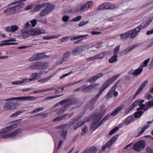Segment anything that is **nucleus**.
Instances as JSON below:
<instances>
[{
  "label": "nucleus",
  "mask_w": 153,
  "mask_h": 153,
  "mask_svg": "<svg viewBox=\"0 0 153 153\" xmlns=\"http://www.w3.org/2000/svg\"><path fill=\"white\" fill-rule=\"evenodd\" d=\"M143 70L142 68H139L135 70L134 71V75L137 76L142 72Z\"/></svg>",
  "instance_id": "obj_36"
},
{
  "label": "nucleus",
  "mask_w": 153,
  "mask_h": 153,
  "mask_svg": "<svg viewBox=\"0 0 153 153\" xmlns=\"http://www.w3.org/2000/svg\"><path fill=\"white\" fill-rule=\"evenodd\" d=\"M59 36H51L48 37L46 36H44L42 38L44 39L45 40H48V39H53L56 38L58 37H59Z\"/></svg>",
  "instance_id": "obj_45"
},
{
  "label": "nucleus",
  "mask_w": 153,
  "mask_h": 153,
  "mask_svg": "<svg viewBox=\"0 0 153 153\" xmlns=\"http://www.w3.org/2000/svg\"><path fill=\"white\" fill-rule=\"evenodd\" d=\"M85 121H79L77 123V125L78 126V127H80L82 126L85 123Z\"/></svg>",
  "instance_id": "obj_60"
},
{
  "label": "nucleus",
  "mask_w": 153,
  "mask_h": 153,
  "mask_svg": "<svg viewBox=\"0 0 153 153\" xmlns=\"http://www.w3.org/2000/svg\"><path fill=\"white\" fill-rule=\"evenodd\" d=\"M19 29L18 27L16 25L11 26L12 32H15Z\"/></svg>",
  "instance_id": "obj_52"
},
{
  "label": "nucleus",
  "mask_w": 153,
  "mask_h": 153,
  "mask_svg": "<svg viewBox=\"0 0 153 153\" xmlns=\"http://www.w3.org/2000/svg\"><path fill=\"white\" fill-rule=\"evenodd\" d=\"M86 153H97V149L94 146L90 147L85 150Z\"/></svg>",
  "instance_id": "obj_24"
},
{
  "label": "nucleus",
  "mask_w": 153,
  "mask_h": 153,
  "mask_svg": "<svg viewBox=\"0 0 153 153\" xmlns=\"http://www.w3.org/2000/svg\"><path fill=\"white\" fill-rule=\"evenodd\" d=\"M24 97L25 101H30L32 100L36 99L39 97H33L32 96H26Z\"/></svg>",
  "instance_id": "obj_43"
},
{
  "label": "nucleus",
  "mask_w": 153,
  "mask_h": 153,
  "mask_svg": "<svg viewBox=\"0 0 153 153\" xmlns=\"http://www.w3.org/2000/svg\"><path fill=\"white\" fill-rule=\"evenodd\" d=\"M44 53H40L37 54H34L28 60L30 61H33L45 58V56Z\"/></svg>",
  "instance_id": "obj_11"
},
{
  "label": "nucleus",
  "mask_w": 153,
  "mask_h": 153,
  "mask_svg": "<svg viewBox=\"0 0 153 153\" xmlns=\"http://www.w3.org/2000/svg\"><path fill=\"white\" fill-rule=\"evenodd\" d=\"M71 53L69 51H67L65 52L63 55L61 61L58 62V65H60L66 61L69 58L70 56L71 55Z\"/></svg>",
  "instance_id": "obj_17"
},
{
  "label": "nucleus",
  "mask_w": 153,
  "mask_h": 153,
  "mask_svg": "<svg viewBox=\"0 0 153 153\" xmlns=\"http://www.w3.org/2000/svg\"><path fill=\"white\" fill-rule=\"evenodd\" d=\"M19 100L21 101H25L24 97H13L9 99H7L5 100V101H7L9 100Z\"/></svg>",
  "instance_id": "obj_32"
},
{
  "label": "nucleus",
  "mask_w": 153,
  "mask_h": 153,
  "mask_svg": "<svg viewBox=\"0 0 153 153\" xmlns=\"http://www.w3.org/2000/svg\"><path fill=\"white\" fill-rule=\"evenodd\" d=\"M104 54L103 53H100L94 56V58L96 59H101L104 57Z\"/></svg>",
  "instance_id": "obj_40"
},
{
  "label": "nucleus",
  "mask_w": 153,
  "mask_h": 153,
  "mask_svg": "<svg viewBox=\"0 0 153 153\" xmlns=\"http://www.w3.org/2000/svg\"><path fill=\"white\" fill-rule=\"evenodd\" d=\"M120 75V74H117L107 80L100 88L99 93L95 97H93L92 99L96 101L100 95L102 94V92L109 85L116 80Z\"/></svg>",
  "instance_id": "obj_2"
},
{
  "label": "nucleus",
  "mask_w": 153,
  "mask_h": 153,
  "mask_svg": "<svg viewBox=\"0 0 153 153\" xmlns=\"http://www.w3.org/2000/svg\"><path fill=\"white\" fill-rule=\"evenodd\" d=\"M140 99H138L136 101H134L132 104L133 105H134V106L135 107L137 106L138 105H139L140 104Z\"/></svg>",
  "instance_id": "obj_51"
},
{
  "label": "nucleus",
  "mask_w": 153,
  "mask_h": 153,
  "mask_svg": "<svg viewBox=\"0 0 153 153\" xmlns=\"http://www.w3.org/2000/svg\"><path fill=\"white\" fill-rule=\"evenodd\" d=\"M102 115V113H99L98 114L96 113L93 114L91 117V120L94 121L96 120L98 118L101 117Z\"/></svg>",
  "instance_id": "obj_29"
},
{
  "label": "nucleus",
  "mask_w": 153,
  "mask_h": 153,
  "mask_svg": "<svg viewBox=\"0 0 153 153\" xmlns=\"http://www.w3.org/2000/svg\"><path fill=\"white\" fill-rule=\"evenodd\" d=\"M153 45V39H152L147 45L148 48L151 47Z\"/></svg>",
  "instance_id": "obj_64"
},
{
  "label": "nucleus",
  "mask_w": 153,
  "mask_h": 153,
  "mask_svg": "<svg viewBox=\"0 0 153 153\" xmlns=\"http://www.w3.org/2000/svg\"><path fill=\"white\" fill-rule=\"evenodd\" d=\"M27 0H20V1H16L12 3L11 4H9L8 5V6H10L11 5H13L16 4H18V3H19V2H23L26 1Z\"/></svg>",
  "instance_id": "obj_55"
},
{
  "label": "nucleus",
  "mask_w": 153,
  "mask_h": 153,
  "mask_svg": "<svg viewBox=\"0 0 153 153\" xmlns=\"http://www.w3.org/2000/svg\"><path fill=\"white\" fill-rule=\"evenodd\" d=\"M0 136H1V138L4 139L10 137L9 134L6 135L2 134L0 135Z\"/></svg>",
  "instance_id": "obj_61"
},
{
  "label": "nucleus",
  "mask_w": 153,
  "mask_h": 153,
  "mask_svg": "<svg viewBox=\"0 0 153 153\" xmlns=\"http://www.w3.org/2000/svg\"><path fill=\"white\" fill-rule=\"evenodd\" d=\"M19 106L17 103L8 102L4 105L3 108L6 111L12 110L16 108Z\"/></svg>",
  "instance_id": "obj_9"
},
{
  "label": "nucleus",
  "mask_w": 153,
  "mask_h": 153,
  "mask_svg": "<svg viewBox=\"0 0 153 153\" xmlns=\"http://www.w3.org/2000/svg\"><path fill=\"white\" fill-rule=\"evenodd\" d=\"M17 42H9V43H2L0 44V47L4 45H17Z\"/></svg>",
  "instance_id": "obj_44"
},
{
  "label": "nucleus",
  "mask_w": 153,
  "mask_h": 153,
  "mask_svg": "<svg viewBox=\"0 0 153 153\" xmlns=\"http://www.w3.org/2000/svg\"><path fill=\"white\" fill-rule=\"evenodd\" d=\"M21 32L22 33V36L25 39L28 37L30 34L32 36H34L45 33L43 29L39 28L34 29L30 31V33L29 31H27L26 30H22Z\"/></svg>",
  "instance_id": "obj_3"
},
{
  "label": "nucleus",
  "mask_w": 153,
  "mask_h": 153,
  "mask_svg": "<svg viewBox=\"0 0 153 153\" xmlns=\"http://www.w3.org/2000/svg\"><path fill=\"white\" fill-rule=\"evenodd\" d=\"M145 111H137L135 112L134 116L135 118H138L140 117Z\"/></svg>",
  "instance_id": "obj_37"
},
{
  "label": "nucleus",
  "mask_w": 153,
  "mask_h": 153,
  "mask_svg": "<svg viewBox=\"0 0 153 153\" xmlns=\"http://www.w3.org/2000/svg\"><path fill=\"white\" fill-rule=\"evenodd\" d=\"M77 10L76 9L74 8H72L67 7L64 10V11L66 13H75L77 12Z\"/></svg>",
  "instance_id": "obj_31"
},
{
  "label": "nucleus",
  "mask_w": 153,
  "mask_h": 153,
  "mask_svg": "<svg viewBox=\"0 0 153 153\" xmlns=\"http://www.w3.org/2000/svg\"><path fill=\"white\" fill-rule=\"evenodd\" d=\"M47 3H43L41 4H39L34 8V10L35 12H38L41 10L43 7L46 6Z\"/></svg>",
  "instance_id": "obj_27"
},
{
  "label": "nucleus",
  "mask_w": 153,
  "mask_h": 153,
  "mask_svg": "<svg viewBox=\"0 0 153 153\" xmlns=\"http://www.w3.org/2000/svg\"><path fill=\"white\" fill-rule=\"evenodd\" d=\"M81 19V17L80 16H79L75 18L72 19V21L73 22H77L80 20Z\"/></svg>",
  "instance_id": "obj_59"
},
{
  "label": "nucleus",
  "mask_w": 153,
  "mask_h": 153,
  "mask_svg": "<svg viewBox=\"0 0 153 153\" xmlns=\"http://www.w3.org/2000/svg\"><path fill=\"white\" fill-rule=\"evenodd\" d=\"M106 110V109H105L104 111L102 112V115L101 116V117L100 118H98L96 120L94 121H92V122L91 123L90 125V127L91 129H93L95 127V126L98 123V122L100 121L101 118L104 115L105 113V111Z\"/></svg>",
  "instance_id": "obj_16"
},
{
  "label": "nucleus",
  "mask_w": 153,
  "mask_h": 153,
  "mask_svg": "<svg viewBox=\"0 0 153 153\" xmlns=\"http://www.w3.org/2000/svg\"><path fill=\"white\" fill-rule=\"evenodd\" d=\"M117 55L114 54V55L109 59L108 61L110 63H112L117 60Z\"/></svg>",
  "instance_id": "obj_35"
},
{
  "label": "nucleus",
  "mask_w": 153,
  "mask_h": 153,
  "mask_svg": "<svg viewBox=\"0 0 153 153\" xmlns=\"http://www.w3.org/2000/svg\"><path fill=\"white\" fill-rule=\"evenodd\" d=\"M120 47V45H118L115 48L114 52V54L116 55L118 53Z\"/></svg>",
  "instance_id": "obj_53"
},
{
  "label": "nucleus",
  "mask_w": 153,
  "mask_h": 153,
  "mask_svg": "<svg viewBox=\"0 0 153 153\" xmlns=\"http://www.w3.org/2000/svg\"><path fill=\"white\" fill-rule=\"evenodd\" d=\"M42 62H40L37 63L35 64L30 66L31 69L35 70H39L42 68Z\"/></svg>",
  "instance_id": "obj_20"
},
{
  "label": "nucleus",
  "mask_w": 153,
  "mask_h": 153,
  "mask_svg": "<svg viewBox=\"0 0 153 153\" xmlns=\"http://www.w3.org/2000/svg\"><path fill=\"white\" fill-rule=\"evenodd\" d=\"M124 107V106L123 105H121L117 107L111 113V115L113 116H115L119 111L123 109Z\"/></svg>",
  "instance_id": "obj_22"
},
{
  "label": "nucleus",
  "mask_w": 153,
  "mask_h": 153,
  "mask_svg": "<svg viewBox=\"0 0 153 153\" xmlns=\"http://www.w3.org/2000/svg\"><path fill=\"white\" fill-rule=\"evenodd\" d=\"M50 80V78L46 77L45 78L41 79L38 81V82H40L41 83H43L44 82H47L48 80Z\"/></svg>",
  "instance_id": "obj_48"
},
{
  "label": "nucleus",
  "mask_w": 153,
  "mask_h": 153,
  "mask_svg": "<svg viewBox=\"0 0 153 153\" xmlns=\"http://www.w3.org/2000/svg\"><path fill=\"white\" fill-rule=\"evenodd\" d=\"M89 48V47L87 45L79 46L73 49L72 53L75 56L78 53L88 50Z\"/></svg>",
  "instance_id": "obj_8"
},
{
  "label": "nucleus",
  "mask_w": 153,
  "mask_h": 153,
  "mask_svg": "<svg viewBox=\"0 0 153 153\" xmlns=\"http://www.w3.org/2000/svg\"><path fill=\"white\" fill-rule=\"evenodd\" d=\"M70 107V104H67L65 105L64 108H59V109L57 112V114L58 115H60L62 114L65 111V110H67Z\"/></svg>",
  "instance_id": "obj_23"
},
{
  "label": "nucleus",
  "mask_w": 153,
  "mask_h": 153,
  "mask_svg": "<svg viewBox=\"0 0 153 153\" xmlns=\"http://www.w3.org/2000/svg\"><path fill=\"white\" fill-rule=\"evenodd\" d=\"M82 115H80L75 117L73 119L72 121L69 123L61 125L56 127V128L59 129L60 128H69L71 126H72L76 123L82 117Z\"/></svg>",
  "instance_id": "obj_6"
},
{
  "label": "nucleus",
  "mask_w": 153,
  "mask_h": 153,
  "mask_svg": "<svg viewBox=\"0 0 153 153\" xmlns=\"http://www.w3.org/2000/svg\"><path fill=\"white\" fill-rule=\"evenodd\" d=\"M104 4H103L100 5L99 7L97 8L98 10H104L105 9V8Z\"/></svg>",
  "instance_id": "obj_57"
},
{
  "label": "nucleus",
  "mask_w": 153,
  "mask_h": 153,
  "mask_svg": "<svg viewBox=\"0 0 153 153\" xmlns=\"http://www.w3.org/2000/svg\"><path fill=\"white\" fill-rule=\"evenodd\" d=\"M37 76H35L34 77L30 78L27 79H23L22 80L12 82H11V84L12 85H22L27 82H30L36 79Z\"/></svg>",
  "instance_id": "obj_12"
},
{
  "label": "nucleus",
  "mask_w": 153,
  "mask_h": 153,
  "mask_svg": "<svg viewBox=\"0 0 153 153\" xmlns=\"http://www.w3.org/2000/svg\"><path fill=\"white\" fill-rule=\"evenodd\" d=\"M146 106L144 109V111H146L149 108L153 106V100L146 102Z\"/></svg>",
  "instance_id": "obj_28"
},
{
  "label": "nucleus",
  "mask_w": 153,
  "mask_h": 153,
  "mask_svg": "<svg viewBox=\"0 0 153 153\" xmlns=\"http://www.w3.org/2000/svg\"><path fill=\"white\" fill-rule=\"evenodd\" d=\"M134 107H135L134 105H133V104H132L126 109V114L128 113Z\"/></svg>",
  "instance_id": "obj_47"
},
{
  "label": "nucleus",
  "mask_w": 153,
  "mask_h": 153,
  "mask_svg": "<svg viewBox=\"0 0 153 153\" xmlns=\"http://www.w3.org/2000/svg\"><path fill=\"white\" fill-rule=\"evenodd\" d=\"M89 22V21H84L83 22H80V23L79 24V27H81L83 26L84 25H86V24L88 23Z\"/></svg>",
  "instance_id": "obj_49"
},
{
  "label": "nucleus",
  "mask_w": 153,
  "mask_h": 153,
  "mask_svg": "<svg viewBox=\"0 0 153 153\" xmlns=\"http://www.w3.org/2000/svg\"><path fill=\"white\" fill-rule=\"evenodd\" d=\"M16 39L15 38H10V39H7L6 40H5L2 42L3 43H7V42H15L16 41Z\"/></svg>",
  "instance_id": "obj_54"
},
{
  "label": "nucleus",
  "mask_w": 153,
  "mask_h": 153,
  "mask_svg": "<svg viewBox=\"0 0 153 153\" xmlns=\"http://www.w3.org/2000/svg\"><path fill=\"white\" fill-rule=\"evenodd\" d=\"M79 101V100L78 98L69 96L57 103V104L62 105L64 103H67V104H70V107L72 105L77 104Z\"/></svg>",
  "instance_id": "obj_4"
},
{
  "label": "nucleus",
  "mask_w": 153,
  "mask_h": 153,
  "mask_svg": "<svg viewBox=\"0 0 153 153\" xmlns=\"http://www.w3.org/2000/svg\"><path fill=\"white\" fill-rule=\"evenodd\" d=\"M134 120L135 119L133 116L131 115L125 119L124 122V123L125 125H127L129 124L131 122H134Z\"/></svg>",
  "instance_id": "obj_21"
},
{
  "label": "nucleus",
  "mask_w": 153,
  "mask_h": 153,
  "mask_svg": "<svg viewBox=\"0 0 153 153\" xmlns=\"http://www.w3.org/2000/svg\"><path fill=\"white\" fill-rule=\"evenodd\" d=\"M104 4L105 9H112L115 7L114 5L110 3H105Z\"/></svg>",
  "instance_id": "obj_33"
},
{
  "label": "nucleus",
  "mask_w": 153,
  "mask_h": 153,
  "mask_svg": "<svg viewBox=\"0 0 153 153\" xmlns=\"http://www.w3.org/2000/svg\"><path fill=\"white\" fill-rule=\"evenodd\" d=\"M97 84H94L88 86L82 89L81 91L83 93L90 92L91 91V90L94 88L95 86L97 85Z\"/></svg>",
  "instance_id": "obj_19"
},
{
  "label": "nucleus",
  "mask_w": 153,
  "mask_h": 153,
  "mask_svg": "<svg viewBox=\"0 0 153 153\" xmlns=\"http://www.w3.org/2000/svg\"><path fill=\"white\" fill-rule=\"evenodd\" d=\"M14 10V7L13 6L5 9L3 13H4L7 16H10L14 13L13 11H15V10Z\"/></svg>",
  "instance_id": "obj_18"
},
{
  "label": "nucleus",
  "mask_w": 153,
  "mask_h": 153,
  "mask_svg": "<svg viewBox=\"0 0 153 153\" xmlns=\"http://www.w3.org/2000/svg\"><path fill=\"white\" fill-rule=\"evenodd\" d=\"M139 45V44H136L134 45L130 46L120 52L119 54L120 56H122L123 55L126 54L135 47L138 46Z\"/></svg>",
  "instance_id": "obj_13"
},
{
  "label": "nucleus",
  "mask_w": 153,
  "mask_h": 153,
  "mask_svg": "<svg viewBox=\"0 0 153 153\" xmlns=\"http://www.w3.org/2000/svg\"><path fill=\"white\" fill-rule=\"evenodd\" d=\"M119 136L118 134L112 137L102 148V151L110 147L115 141Z\"/></svg>",
  "instance_id": "obj_10"
},
{
  "label": "nucleus",
  "mask_w": 153,
  "mask_h": 153,
  "mask_svg": "<svg viewBox=\"0 0 153 153\" xmlns=\"http://www.w3.org/2000/svg\"><path fill=\"white\" fill-rule=\"evenodd\" d=\"M18 3V4L13 6L15 8V10H14L16 11L17 8L18 10H19L22 8H23L25 5L24 3H21V2H19Z\"/></svg>",
  "instance_id": "obj_34"
},
{
  "label": "nucleus",
  "mask_w": 153,
  "mask_h": 153,
  "mask_svg": "<svg viewBox=\"0 0 153 153\" xmlns=\"http://www.w3.org/2000/svg\"><path fill=\"white\" fill-rule=\"evenodd\" d=\"M48 5L40 13L41 16H44L49 13L55 7V5L51 3H47Z\"/></svg>",
  "instance_id": "obj_5"
},
{
  "label": "nucleus",
  "mask_w": 153,
  "mask_h": 153,
  "mask_svg": "<svg viewBox=\"0 0 153 153\" xmlns=\"http://www.w3.org/2000/svg\"><path fill=\"white\" fill-rule=\"evenodd\" d=\"M65 128H60L61 129L59 131L61 135L63 138L64 140L66 138V136L67 134V129H65Z\"/></svg>",
  "instance_id": "obj_25"
},
{
  "label": "nucleus",
  "mask_w": 153,
  "mask_h": 153,
  "mask_svg": "<svg viewBox=\"0 0 153 153\" xmlns=\"http://www.w3.org/2000/svg\"><path fill=\"white\" fill-rule=\"evenodd\" d=\"M96 102V101L92 99L89 102L86 104L85 108L86 109H88L90 110H92L94 108V105Z\"/></svg>",
  "instance_id": "obj_15"
},
{
  "label": "nucleus",
  "mask_w": 153,
  "mask_h": 153,
  "mask_svg": "<svg viewBox=\"0 0 153 153\" xmlns=\"http://www.w3.org/2000/svg\"><path fill=\"white\" fill-rule=\"evenodd\" d=\"M150 59L149 58H148L147 59L145 60L143 63H141L140 65L141 68H144L146 67L148 65V63L150 61Z\"/></svg>",
  "instance_id": "obj_38"
},
{
  "label": "nucleus",
  "mask_w": 153,
  "mask_h": 153,
  "mask_svg": "<svg viewBox=\"0 0 153 153\" xmlns=\"http://www.w3.org/2000/svg\"><path fill=\"white\" fill-rule=\"evenodd\" d=\"M88 36V35H82L80 36H71L70 40L71 41H73L75 40H77L79 39H80L81 38L84 37H85L87 36Z\"/></svg>",
  "instance_id": "obj_30"
},
{
  "label": "nucleus",
  "mask_w": 153,
  "mask_h": 153,
  "mask_svg": "<svg viewBox=\"0 0 153 153\" xmlns=\"http://www.w3.org/2000/svg\"><path fill=\"white\" fill-rule=\"evenodd\" d=\"M73 73V72L72 71H71L69 73L63 75L62 76H60L59 78L61 79H63L65 77L69 76L70 75L72 74Z\"/></svg>",
  "instance_id": "obj_46"
},
{
  "label": "nucleus",
  "mask_w": 153,
  "mask_h": 153,
  "mask_svg": "<svg viewBox=\"0 0 153 153\" xmlns=\"http://www.w3.org/2000/svg\"><path fill=\"white\" fill-rule=\"evenodd\" d=\"M145 131V128H142V129L139 131L137 134V137H139L140 135H141Z\"/></svg>",
  "instance_id": "obj_62"
},
{
  "label": "nucleus",
  "mask_w": 153,
  "mask_h": 153,
  "mask_svg": "<svg viewBox=\"0 0 153 153\" xmlns=\"http://www.w3.org/2000/svg\"><path fill=\"white\" fill-rule=\"evenodd\" d=\"M151 21L149 20L145 24V25H144V26H143L141 24V25H139L137 27H138L140 26H141V29H140V30H141V29H142V28H144L145 27H146L148 25H149L151 23Z\"/></svg>",
  "instance_id": "obj_50"
},
{
  "label": "nucleus",
  "mask_w": 153,
  "mask_h": 153,
  "mask_svg": "<svg viewBox=\"0 0 153 153\" xmlns=\"http://www.w3.org/2000/svg\"><path fill=\"white\" fill-rule=\"evenodd\" d=\"M30 22L31 23L32 27H34L36 24L37 21L35 19H33L30 21Z\"/></svg>",
  "instance_id": "obj_58"
},
{
  "label": "nucleus",
  "mask_w": 153,
  "mask_h": 153,
  "mask_svg": "<svg viewBox=\"0 0 153 153\" xmlns=\"http://www.w3.org/2000/svg\"><path fill=\"white\" fill-rule=\"evenodd\" d=\"M21 129L20 128H18L9 134L10 137L13 138L15 137L17 134L21 133Z\"/></svg>",
  "instance_id": "obj_26"
},
{
  "label": "nucleus",
  "mask_w": 153,
  "mask_h": 153,
  "mask_svg": "<svg viewBox=\"0 0 153 153\" xmlns=\"http://www.w3.org/2000/svg\"><path fill=\"white\" fill-rule=\"evenodd\" d=\"M146 145L144 140H140L133 144V149L137 151L140 152L144 148Z\"/></svg>",
  "instance_id": "obj_7"
},
{
  "label": "nucleus",
  "mask_w": 153,
  "mask_h": 153,
  "mask_svg": "<svg viewBox=\"0 0 153 153\" xmlns=\"http://www.w3.org/2000/svg\"><path fill=\"white\" fill-rule=\"evenodd\" d=\"M141 26L136 27L124 33H122L120 35L121 36V39L123 41H126L129 37L131 39H134L137 35L138 32L140 31Z\"/></svg>",
  "instance_id": "obj_1"
},
{
  "label": "nucleus",
  "mask_w": 153,
  "mask_h": 153,
  "mask_svg": "<svg viewBox=\"0 0 153 153\" xmlns=\"http://www.w3.org/2000/svg\"><path fill=\"white\" fill-rule=\"evenodd\" d=\"M97 79L95 76L92 77L88 79L87 80V82H89L91 83H93L96 82Z\"/></svg>",
  "instance_id": "obj_42"
},
{
  "label": "nucleus",
  "mask_w": 153,
  "mask_h": 153,
  "mask_svg": "<svg viewBox=\"0 0 153 153\" xmlns=\"http://www.w3.org/2000/svg\"><path fill=\"white\" fill-rule=\"evenodd\" d=\"M105 121L103 119L102 120L99 122V123L93 129V131H94L97 128L101 126L105 122Z\"/></svg>",
  "instance_id": "obj_39"
},
{
  "label": "nucleus",
  "mask_w": 153,
  "mask_h": 153,
  "mask_svg": "<svg viewBox=\"0 0 153 153\" xmlns=\"http://www.w3.org/2000/svg\"><path fill=\"white\" fill-rule=\"evenodd\" d=\"M69 19V17L68 16H63L62 20L64 22H67Z\"/></svg>",
  "instance_id": "obj_63"
},
{
  "label": "nucleus",
  "mask_w": 153,
  "mask_h": 153,
  "mask_svg": "<svg viewBox=\"0 0 153 153\" xmlns=\"http://www.w3.org/2000/svg\"><path fill=\"white\" fill-rule=\"evenodd\" d=\"M93 2L92 1H88L86 4L81 7L80 10L83 12L88 10V8L91 7L93 5Z\"/></svg>",
  "instance_id": "obj_14"
},
{
  "label": "nucleus",
  "mask_w": 153,
  "mask_h": 153,
  "mask_svg": "<svg viewBox=\"0 0 153 153\" xmlns=\"http://www.w3.org/2000/svg\"><path fill=\"white\" fill-rule=\"evenodd\" d=\"M88 128L86 126H84L83 128L82 129V131L81 132V135L82 136H83L88 131Z\"/></svg>",
  "instance_id": "obj_41"
},
{
  "label": "nucleus",
  "mask_w": 153,
  "mask_h": 153,
  "mask_svg": "<svg viewBox=\"0 0 153 153\" xmlns=\"http://www.w3.org/2000/svg\"><path fill=\"white\" fill-rule=\"evenodd\" d=\"M146 151L147 153H153V149L149 147H147Z\"/></svg>",
  "instance_id": "obj_56"
}]
</instances>
